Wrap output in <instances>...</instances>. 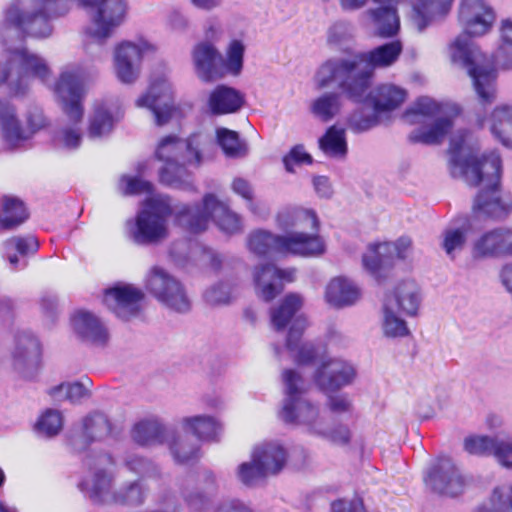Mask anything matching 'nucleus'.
<instances>
[{"label": "nucleus", "instance_id": "nucleus-4", "mask_svg": "<svg viewBox=\"0 0 512 512\" xmlns=\"http://www.w3.org/2000/svg\"><path fill=\"white\" fill-rule=\"evenodd\" d=\"M23 36L29 35L21 33L12 39L0 38L5 46L0 52V85L6 84L15 97L25 96L30 91L33 80L45 84L52 76L50 65L42 55L24 46H8Z\"/></svg>", "mask_w": 512, "mask_h": 512}, {"label": "nucleus", "instance_id": "nucleus-27", "mask_svg": "<svg viewBox=\"0 0 512 512\" xmlns=\"http://www.w3.org/2000/svg\"><path fill=\"white\" fill-rule=\"evenodd\" d=\"M479 124L503 146L512 148V103L497 104Z\"/></svg>", "mask_w": 512, "mask_h": 512}, {"label": "nucleus", "instance_id": "nucleus-8", "mask_svg": "<svg viewBox=\"0 0 512 512\" xmlns=\"http://www.w3.org/2000/svg\"><path fill=\"white\" fill-rule=\"evenodd\" d=\"M247 248L258 256L317 257L325 252V243L316 233L290 232L284 235L257 229L247 236Z\"/></svg>", "mask_w": 512, "mask_h": 512}, {"label": "nucleus", "instance_id": "nucleus-6", "mask_svg": "<svg viewBox=\"0 0 512 512\" xmlns=\"http://www.w3.org/2000/svg\"><path fill=\"white\" fill-rule=\"evenodd\" d=\"M85 73L81 66L66 67L55 84V94L62 110L72 122L71 126L63 127L56 135L58 145L67 149H75L81 143V130L78 124L83 118L82 99L85 95Z\"/></svg>", "mask_w": 512, "mask_h": 512}, {"label": "nucleus", "instance_id": "nucleus-53", "mask_svg": "<svg viewBox=\"0 0 512 512\" xmlns=\"http://www.w3.org/2000/svg\"><path fill=\"white\" fill-rule=\"evenodd\" d=\"M217 141L228 157H243L247 153L245 144L239 140L235 131L226 128L218 129Z\"/></svg>", "mask_w": 512, "mask_h": 512}, {"label": "nucleus", "instance_id": "nucleus-10", "mask_svg": "<svg viewBox=\"0 0 512 512\" xmlns=\"http://www.w3.org/2000/svg\"><path fill=\"white\" fill-rule=\"evenodd\" d=\"M317 89L336 85L354 101H362L369 89V71H362L358 56L335 57L325 61L314 76Z\"/></svg>", "mask_w": 512, "mask_h": 512}, {"label": "nucleus", "instance_id": "nucleus-54", "mask_svg": "<svg viewBox=\"0 0 512 512\" xmlns=\"http://www.w3.org/2000/svg\"><path fill=\"white\" fill-rule=\"evenodd\" d=\"M390 262L388 252L382 249V243L370 244L362 257L364 268L373 276H377L380 268Z\"/></svg>", "mask_w": 512, "mask_h": 512}, {"label": "nucleus", "instance_id": "nucleus-7", "mask_svg": "<svg viewBox=\"0 0 512 512\" xmlns=\"http://www.w3.org/2000/svg\"><path fill=\"white\" fill-rule=\"evenodd\" d=\"M285 399L280 411V418L295 424L310 435L321 437L327 435V422L317 405L302 399L306 392V382L300 373L294 369L282 372Z\"/></svg>", "mask_w": 512, "mask_h": 512}, {"label": "nucleus", "instance_id": "nucleus-5", "mask_svg": "<svg viewBox=\"0 0 512 512\" xmlns=\"http://www.w3.org/2000/svg\"><path fill=\"white\" fill-rule=\"evenodd\" d=\"M471 37L464 33L455 37L448 45V56L453 65L467 71L479 100L491 104L497 97V70Z\"/></svg>", "mask_w": 512, "mask_h": 512}, {"label": "nucleus", "instance_id": "nucleus-60", "mask_svg": "<svg viewBox=\"0 0 512 512\" xmlns=\"http://www.w3.org/2000/svg\"><path fill=\"white\" fill-rule=\"evenodd\" d=\"M124 466L141 477H153L158 474L157 467L151 461L133 453L125 456Z\"/></svg>", "mask_w": 512, "mask_h": 512}, {"label": "nucleus", "instance_id": "nucleus-22", "mask_svg": "<svg viewBox=\"0 0 512 512\" xmlns=\"http://www.w3.org/2000/svg\"><path fill=\"white\" fill-rule=\"evenodd\" d=\"M425 481L435 492L450 497L461 494L468 485V479L450 458L440 459Z\"/></svg>", "mask_w": 512, "mask_h": 512}, {"label": "nucleus", "instance_id": "nucleus-37", "mask_svg": "<svg viewBox=\"0 0 512 512\" xmlns=\"http://www.w3.org/2000/svg\"><path fill=\"white\" fill-rule=\"evenodd\" d=\"M361 296L360 289L351 280L344 277L332 279L326 287V301L334 307L353 305Z\"/></svg>", "mask_w": 512, "mask_h": 512}, {"label": "nucleus", "instance_id": "nucleus-56", "mask_svg": "<svg viewBox=\"0 0 512 512\" xmlns=\"http://www.w3.org/2000/svg\"><path fill=\"white\" fill-rule=\"evenodd\" d=\"M466 243V232L460 228L446 229L442 234L441 246L450 259H455Z\"/></svg>", "mask_w": 512, "mask_h": 512}, {"label": "nucleus", "instance_id": "nucleus-43", "mask_svg": "<svg viewBox=\"0 0 512 512\" xmlns=\"http://www.w3.org/2000/svg\"><path fill=\"white\" fill-rule=\"evenodd\" d=\"M164 433L165 428L158 420L145 419L134 425L131 437L141 446H150L162 443Z\"/></svg>", "mask_w": 512, "mask_h": 512}, {"label": "nucleus", "instance_id": "nucleus-64", "mask_svg": "<svg viewBox=\"0 0 512 512\" xmlns=\"http://www.w3.org/2000/svg\"><path fill=\"white\" fill-rule=\"evenodd\" d=\"M119 188L126 195L147 194L153 196V185L138 177L123 175L120 178Z\"/></svg>", "mask_w": 512, "mask_h": 512}, {"label": "nucleus", "instance_id": "nucleus-34", "mask_svg": "<svg viewBox=\"0 0 512 512\" xmlns=\"http://www.w3.org/2000/svg\"><path fill=\"white\" fill-rule=\"evenodd\" d=\"M252 459L267 471L270 476L279 474L287 463V451L278 442H264L252 450Z\"/></svg>", "mask_w": 512, "mask_h": 512}, {"label": "nucleus", "instance_id": "nucleus-16", "mask_svg": "<svg viewBox=\"0 0 512 512\" xmlns=\"http://www.w3.org/2000/svg\"><path fill=\"white\" fill-rule=\"evenodd\" d=\"M173 87L166 78L153 82L147 93L136 101L138 107L149 109L157 126L167 124L177 116L178 109L174 105Z\"/></svg>", "mask_w": 512, "mask_h": 512}, {"label": "nucleus", "instance_id": "nucleus-28", "mask_svg": "<svg viewBox=\"0 0 512 512\" xmlns=\"http://www.w3.org/2000/svg\"><path fill=\"white\" fill-rule=\"evenodd\" d=\"M73 331L83 341L95 346H104L109 340V332L102 321L88 311H77L71 318Z\"/></svg>", "mask_w": 512, "mask_h": 512}, {"label": "nucleus", "instance_id": "nucleus-29", "mask_svg": "<svg viewBox=\"0 0 512 512\" xmlns=\"http://www.w3.org/2000/svg\"><path fill=\"white\" fill-rule=\"evenodd\" d=\"M111 433L112 426L107 416L93 413L82 420L81 431L73 433L70 442L76 450H81L94 441L105 439Z\"/></svg>", "mask_w": 512, "mask_h": 512}, {"label": "nucleus", "instance_id": "nucleus-2", "mask_svg": "<svg viewBox=\"0 0 512 512\" xmlns=\"http://www.w3.org/2000/svg\"><path fill=\"white\" fill-rule=\"evenodd\" d=\"M74 0H11L2 12L0 38L12 39L21 33L34 38L52 35L53 19L65 16Z\"/></svg>", "mask_w": 512, "mask_h": 512}, {"label": "nucleus", "instance_id": "nucleus-3", "mask_svg": "<svg viewBox=\"0 0 512 512\" xmlns=\"http://www.w3.org/2000/svg\"><path fill=\"white\" fill-rule=\"evenodd\" d=\"M211 144L204 133H195L182 140L176 136L161 139L156 149V157L164 163L159 171L160 181L170 187L188 189L192 187L188 166L198 167L202 155Z\"/></svg>", "mask_w": 512, "mask_h": 512}, {"label": "nucleus", "instance_id": "nucleus-19", "mask_svg": "<svg viewBox=\"0 0 512 512\" xmlns=\"http://www.w3.org/2000/svg\"><path fill=\"white\" fill-rule=\"evenodd\" d=\"M314 382L323 392L350 385L356 378L354 365L342 358L324 357L314 373Z\"/></svg>", "mask_w": 512, "mask_h": 512}, {"label": "nucleus", "instance_id": "nucleus-49", "mask_svg": "<svg viewBox=\"0 0 512 512\" xmlns=\"http://www.w3.org/2000/svg\"><path fill=\"white\" fill-rule=\"evenodd\" d=\"M398 313L400 312L392 308L390 304L383 303L381 327L384 336L400 338L409 335L410 331L407 323Z\"/></svg>", "mask_w": 512, "mask_h": 512}, {"label": "nucleus", "instance_id": "nucleus-14", "mask_svg": "<svg viewBox=\"0 0 512 512\" xmlns=\"http://www.w3.org/2000/svg\"><path fill=\"white\" fill-rule=\"evenodd\" d=\"M407 91L401 86L385 83L374 88L367 97L373 111L355 113L350 117V127L356 132L367 131L388 118L390 112L398 109L406 100Z\"/></svg>", "mask_w": 512, "mask_h": 512}, {"label": "nucleus", "instance_id": "nucleus-48", "mask_svg": "<svg viewBox=\"0 0 512 512\" xmlns=\"http://www.w3.org/2000/svg\"><path fill=\"white\" fill-rule=\"evenodd\" d=\"M28 217L24 203L15 197L5 196L2 199L0 223L4 228H13L22 224Z\"/></svg>", "mask_w": 512, "mask_h": 512}, {"label": "nucleus", "instance_id": "nucleus-45", "mask_svg": "<svg viewBox=\"0 0 512 512\" xmlns=\"http://www.w3.org/2000/svg\"><path fill=\"white\" fill-rule=\"evenodd\" d=\"M92 382L86 378L84 381L62 383L50 389L49 394L56 402L70 401L77 403L89 397Z\"/></svg>", "mask_w": 512, "mask_h": 512}, {"label": "nucleus", "instance_id": "nucleus-33", "mask_svg": "<svg viewBox=\"0 0 512 512\" xmlns=\"http://www.w3.org/2000/svg\"><path fill=\"white\" fill-rule=\"evenodd\" d=\"M41 356V346L38 339L28 331H21L15 336L12 357L17 369L36 367Z\"/></svg>", "mask_w": 512, "mask_h": 512}, {"label": "nucleus", "instance_id": "nucleus-23", "mask_svg": "<svg viewBox=\"0 0 512 512\" xmlns=\"http://www.w3.org/2000/svg\"><path fill=\"white\" fill-rule=\"evenodd\" d=\"M293 268L280 269L274 264L257 265L252 272L255 292L264 301L273 300L282 290L284 282L295 279Z\"/></svg>", "mask_w": 512, "mask_h": 512}, {"label": "nucleus", "instance_id": "nucleus-39", "mask_svg": "<svg viewBox=\"0 0 512 512\" xmlns=\"http://www.w3.org/2000/svg\"><path fill=\"white\" fill-rule=\"evenodd\" d=\"M182 427L191 432L197 439L203 441H217L222 432L221 423L208 415H197L182 419Z\"/></svg>", "mask_w": 512, "mask_h": 512}, {"label": "nucleus", "instance_id": "nucleus-26", "mask_svg": "<svg viewBox=\"0 0 512 512\" xmlns=\"http://www.w3.org/2000/svg\"><path fill=\"white\" fill-rule=\"evenodd\" d=\"M122 117L119 105L112 101H101L94 105L89 118L88 137L92 140L107 137Z\"/></svg>", "mask_w": 512, "mask_h": 512}, {"label": "nucleus", "instance_id": "nucleus-63", "mask_svg": "<svg viewBox=\"0 0 512 512\" xmlns=\"http://www.w3.org/2000/svg\"><path fill=\"white\" fill-rule=\"evenodd\" d=\"M233 287L228 282H219L208 288L204 294L210 305L228 304L233 297Z\"/></svg>", "mask_w": 512, "mask_h": 512}, {"label": "nucleus", "instance_id": "nucleus-1", "mask_svg": "<svg viewBox=\"0 0 512 512\" xmlns=\"http://www.w3.org/2000/svg\"><path fill=\"white\" fill-rule=\"evenodd\" d=\"M479 145L472 133L459 130L449 146V169L453 177L469 186H481L473 210L494 221H504L512 214V196L500 188L502 160L498 152L478 155Z\"/></svg>", "mask_w": 512, "mask_h": 512}, {"label": "nucleus", "instance_id": "nucleus-57", "mask_svg": "<svg viewBox=\"0 0 512 512\" xmlns=\"http://www.w3.org/2000/svg\"><path fill=\"white\" fill-rule=\"evenodd\" d=\"M170 273L159 266H153L145 277V288L147 291L156 297H164V290L167 286V281Z\"/></svg>", "mask_w": 512, "mask_h": 512}, {"label": "nucleus", "instance_id": "nucleus-36", "mask_svg": "<svg viewBox=\"0 0 512 512\" xmlns=\"http://www.w3.org/2000/svg\"><path fill=\"white\" fill-rule=\"evenodd\" d=\"M454 0H417L414 24L423 31L433 21L444 19L451 11Z\"/></svg>", "mask_w": 512, "mask_h": 512}, {"label": "nucleus", "instance_id": "nucleus-44", "mask_svg": "<svg viewBox=\"0 0 512 512\" xmlns=\"http://www.w3.org/2000/svg\"><path fill=\"white\" fill-rule=\"evenodd\" d=\"M303 300L298 294H288L281 304L271 310V322L276 330H282L293 319L302 307ZM298 316H296L297 318ZM294 321H292L293 323Z\"/></svg>", "mask_w": 512, "mask_h": 512}, {"label": "nucleus", "instance_id": "nucleus-13", "mask_svg": "<svg viewBox=\"0 0 512 512\" xmlns=\"http://www.w3.org/2000/svg\"><path fill=\"white\" fill-rule=\"evenodd\" d=\"M78 4L90 8V24L85 33L100 45L113 36L125 22L128 13L127 0H77Z\"/></svg>", "mask_w": 512, "mask_h": 512}, {"label": "nucleus", "instance_id": "nucleus-25", "mask_svg": "<svg viewBox=\"0 0 512 512\" xmlns=\"http://www.w3.org/2000/svg\"><path fill=\"white\" fill-rule=\"evenodd\" d=\"M422 301L421 288L413 279H404L397 283L393 291L385 296L384 304L404 315L415 316Z\"/></svg>", "mask_w": 512, "mask_h": 512}, {"label": "nucleus", "instance_id": "nucleus-38", "mask_svg": "<svg viewBox=\"0 0 512 512\" xmlns=\"http://www.w3.org/2000/svg\"><path fill=\"white\" fill-rule=\"evenodd\" d=\"M0 133L5 142L16 147L25 141L23 126L21 125L15 107L7 100L0 99Z\"/></svg>", "mask_w": 512, "mask_h": 512}, {"label": "nucleus", "instance_id": "nucleus-17", "mask_svg": "<svg viewBox=\"0 0 512 512\" xmlns=\"http://www.w3.org/2000/svg\"><path fill=\"white\" fill-rule=\"evenodd\" d=\"M496 16L485 0H460L457 10L458 24L464 34L481 37L493 27Z\"/></svg>", "mask_w": 512, "mask_h": 512}, {"label": "nucleus", "instance_id": "nucleus-18", "mask_svg": "<svg viewBox=\"0 0 512 512\" xmlns=\"http://www.w3.org/2000/svg\"><path fill=\"white\" fill-rule=\"evenodd\" d=\"M476 260L512 257V227L499 226L479 234L471 243Z\"/></svg>", "mask_w": 512, "mask_h": 512}, {"label": "nucleus", "instance_id": "nucleus-32", "mask_svg": "<svg viewBox=\"0 0 512 512\" xmlns=\"http://www.w3.org/2000/svg\"><path fill=\"white\" fill-rule=\"evenodd\" d=\"M244 95L227 85H217L209 94L208 109L213 115H225L239 111L244 105Z\"/></svg>", "mask_w": 512, "mask_h": 512}, {"label": "nucleus", "instance_id": "nucleus-9", "mask_svg": "<svg viewBox=\"0 0 512 512\" xmlns=\"http://www.w3.org/2000/svg\"><path fill=\"white\" fill-rule=\"evenodd\" d=\"M187 204L173 205L167 195H154L147 197L142 209L137 213L135 220L126 222L127 233L137 244L158 243L169 235L167 219ZM177 225V221H175Z\"/></svg>", "mask_w": 512, "mask_h": 512}, {"label": "nucleus", "instance_id": "nucleus-51", "mask_svg": "<svg viewBox=\"0 0 512 512\" xmlns=\"http://www.w3.org/2000/svg\"><path fill=\"white\" fill-rule=\"evenodd\" d=\"M39 247L38 241L33 236L28 237H12L5 241L4 250L8 257L10 264L15 268L19 259L13 253L17 251L19 254L25 256L29 253H34Z\"/></svg>", "mask_w": 512, "mask_h": 512}, {"label": "nucleus", "instance_id": "nucleus-24", "mask_svg": "<svg viewBox=\"0 0 512 512\" xmlns=\"http://www.w3.org/2000/svg\"><path fill=\"white\" fill-rule=\"evenodd\" d=\"M192 64L196 76L203 82L223 79L220 66V52L210 42L197 43L192 51Z\"/></svg>", "mask_w": 512, "mask_h": 512}, {"label": "nucleus", "instance_id": "nucleus-62", "mask_svg": "<svg viewBox=\"0 0 512 512\" xmlns=\"http://www.w3.org/2000/svg\"><path fill=\"white\" fill-rule=\"evenodd\" d=\"M491 456L503 468L512 469V439L495 437Z\"/></svg>", "mask_w": 512, "mask_h": 512}, {"label": "nucleus", "instance_id": "nucleus-58", "mask_svg": "<svg viewBox=\"0 0 512 512\" xmlns=\"http://www.w3.org/2000/svg\"><path fill=\"white\" fill-rule=\"evenodd\" d=\"M231 190L247 203V208L255 215H261V203L254 201V189L252 184L242 177H236L231 182Z\"/></svg>", "mask_w": 512, "mask_h": 512}, {"label": "nucleus", "instance_id": "nucleus-30", "mask_svg": "<svg viewBox=\"0 0 512 512\" xmlns=\"http://www.w3.org/2000/svg\"><path fill=\"white\" fill-rule=\"evenodd\" d=\"M402 49L400 41H392L357 55L359 62H361L362 71H369V86L374 70L393 65L398 60Z\"/></svg>", "mask_w": 512, "mask_h": 512}, {"label": "nucleus", "instance_id": "nucleus-40", "mask_svg": "<svg viewBox=\"0 0 512 512\" xmlns=\"http://www.w3.org/2000/svg\"><path fill=\"white\" fill-rule=\"evenodd\" d=\"M246 46L240 39H232L227 44L224 54L220 53V66L222 78L226 76H239L244 66Z\"/></svg>", "mask_w": 512, "mask_h": 512}, {"label": "nucleus", "instance_id": "nucleus-41", "mask_svg": "<svg viewBox=\"0 0 512 512\" xmlns=\"http://www.w3.org/2000/svg\"><path fill=\"white\" fill-rule=\"evenodd\" d=\"M342 108V96L338 92H325L311 101L310 112L322 122L335 118Z\"/></svg>", "mask_w": 512, "mask_h": 512}, {"label": "nucleus", "instance_id": "nucleus-15", "mask_svg": "<svg viewBox=\"0 0 512 512\" xmlns=\"http://www.w3.org/2000/svg\"><path fill=\"white\" fill-rule=\"evenodd\" d=\"M154 52L155 46L143 38L116 45L113 65L117 79L125 84L135 82L140 75L143 59Z\"/></svg>", "mask_w": 512, "mask_h": 512}, {"label": "nucleus", "instance_id": "nucleus-31", "mask_svg": "<svg viewBox=\"0 0 512 512\" xmlns=\"http://www.w3.org/2000/svg\"><path fill=\"white\" fill-rule=\"evenodd\" d=\"M308 322L305 317L295 318L291 325L287 340L286 348L291 357L298 364H309L318 356V351L312 343H301V336L307 327Z\"/></svg>", "mask_w": 512, "mask_h": 512}, {"label": "nucleus", "instance_id": "nucleus-47", "mask_svg": "<svg viewBox=\"0 0 512 512\" xmlns=\"http://www.w3.org/2000/svg\"><path fill=\"white\" fill-rule=\"evenodd\" d=\"M148 494L142 480H134L123 484L116 490L114 504L138 507L144 504Z\"/></svg>", "mask_w": 512, "mask_h": 512}, {"label": "nucleus", "instance_id": "nucleus-50", "mask_svg": "<svg viewBox=\"0 0 512 512\" xmlns=\"http://www.w3.org/2000/svg\"><path fill=\"white\" fill-rule=\"evenodd\" d=\"M477 512H512V485L495 487L488 502L480 506Z\"/></svg>", "mask_w": 512, "mask_h": 512}, {"label": "nucleus", "instance_id": "nucleus-35", "mask_svg": "<svg viewBox=\"0 0 512 512\" xmlns=\"http://www.w3.org/2000/svg\"><path fill=\"white\" fill-rule=\"evenodd\" d=\"M275 222L280 230L287 233L290 232H303L302 229L306 226L316 229L318 226V219L316 214L307 209L300 207H284L278 211L275 217Z\"/></svg>", "mask_w": 512, "mask_h": 512}, {"label": "nucleus", "instance_id": "nucleus-52", "mask_svg": "<svg viewBox=\"0 0 512 512\" xmlns=\"http://www.w3.org/2000/svg\"><path fill=\"white\" fill-rule=\"evenodd\" d=\"M63 428V416L56 409H46L38 418L35 430L39 435L53 437Z\"/></svg>", "mask_w": 512, "mask_h": 512}, {"label": "nucleus", "instance_id": "nucleus-61", "mask_svg": "<svg viewBox=\"0 0 512 512\" xmlns=\"http://www.w3.org/2000/svg\"><path fill=\"white\" fill-rule=\"evenodd\" d=\"M47 125V120L40 107L36 105L29 106L25 113V126L23 132L25 141L30 139L35 133L43 129Z\"/></svg>", "mask_w": 512, "mask_h": 512}, {"label": "nucleus", "instance_id": "nucleus-46", "mask_svg": "<svg viewBox=\"0 0 512 512\" xmlns=\"http://www.w3.org/2000/svg\"><path fill=\"white\" fill-rule=\"evenodd\" d=\"M319 147L325 155L333 158H344L347 154L345 130L331 126L319 140Z\"/></svg>", "mask_w": 512, "mask_h": 512}, {"label": "nucleus", "instance_id": "nucleus-11", "mask_svg": "<svg viewBox=\"0 0 512 512\" xmlns=\"http://www.w3.org/2000/svg\"><path fill=\"white\" fill-rule=\"evenodd\" d=\"M211 219L221 231L227 234L242 231L241 217L210 193L203 197L202 205L182 206L176 212V221L179 226L191 233L205 231Z\"/></svg>", "mask_w": 512, "mask_h": 512}, {"label": "nucleus", "instance_id": "nucleus-42", "mask_svg": "<svg viewBox=\"0 0 512 512\" xmlns=\"http://www.w3.org/2000/svg\"><path fill=\"white\" fill-rule=\"evenodd\" d=\"M164 293V297H156V299L167 308L179 313H186L191 309V301L185 288L171 274L169 275Z\"/></svg>", "mask_w": 512, "mask_h": 512}, {"label": "nucleus", "instance_id": "nucleus-55", "mask_svg": "<svg viewBox=\"0 0 512 512\" xmlns=\"http://www.w3.org/2000/svg\"><path fill=\"white\" fill-rule=\"evenodd\" d=\"M270 476L267 471L252 458L241 463L237 468L238 480L246 486H254L258 482Z\"/></svg>", "mask_w": 512, "mask_h": 512}, {"label": "nucleus", "instance_id": "nucleus-59", "mask_svg": "<svg viewBox=\"0 0 512 512\" xmlns=\"http://www.w3.org/2000/svg\"><path fill=\"white\" fill-rule=\"evenodd\" d=\"M170 450L177 463L185 464L198 456L199 447L186 438L177 437L171 443Z\"/></svg>", "mask_w": 512, "mask_h": 512}, {"label": "nucleus", "instance_id": "nucleus-12", "mask_svg": "<svg viewBox=\"0 0 512 512\" xmlns=\"http://www.w3.org/2000/svg\"><path fill=\"white\" fill-rule=\"evenodd\" d=\"M403 119L407 124L417 126L409 134L413 143L438 144L452 128V120L445 116L443 106L429 97L419 98L405 111Z\"/></svg>", "mask_w": 512, "mask_h": 512}, {"label": "nucleus", "instance_id": "nucleus-20", "mask_svg": "<svg viewBox=\"0 0 512 512\" xmlns=\"http://www.w3.org/2000/svg\"><path fill=\"white\" fill-rule=\"evenodd\" d=\"M95 471L81 483L82 491L88 498L98 504H112L116 495L113 489L114 477L104 467L114 465L112 457L101 454L93 461Z\"/></svg>", "mask_w": 512, "mask_h": 512}, {"label": "nucleus", "instance_id": "nucleus-21", "mask_svg": "<svg viewBox=\"0 0 512 512\" xmlns=\"http://www.w3.org/2000/svg\"><path fill=\"white\" fill-rule=\"evenodd\" d=\"M144 293L129 284H117L105 291L104 304L118 318L128 321L139 315Z\"/></svg>", "mask_w": 512, "mask_h": 512}]
</instances>
